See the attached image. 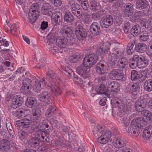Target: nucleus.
Listing matches in <instances>:
<instances>
[{"label":"nucleus","instance_id":"0e129e2a","mask_svg":"<svg viewBox=\"0 0 152 152\" xmlns=\"http://www.w3.org/2000/svg\"><path fill=\"white\" fill-rule=\"evenodd\" d=\"M140 24L141 26L143 29L148 28L149 26L148 23L146 19H143L142 20L140 21Z\"/></svg>","mask_w":152,"mask_h":152},{"label":"nucleus","instance_id":"09e8293b","mask_svg":"<svg viewBox=\"0 0 152 152\" xmlns=\"http://www.w3.org/2000/svg\"><path fill=\"white\" fill-rule=\"evenodd\" d=\"M140 77V74L138 72L135 70H132L131 72V79L132 81H135Z\"/></svg>","mask_w":152,"mask_h":152},{"label":"nucleus","instance_id":"4d7b16f0","mask_svg":"<svg viewBox=\"0 0 152 152\" xmlns=\"http://www.w3.org/2000/svg\"><path fill=\"white\" fill-rule=\"evenodd\" d=\"M80 58L79 55L78 54H73L70 56L69 58V60L71 62L76 63Z\"/></svg>","mask_w":152,"mask_h":152},{"label":"nucleus","instance_id":"37998d69","mask_svg":"<svg viewBox=\"0 0 152 152\" xmlns=\"http://www.w3.org/2000/svg\"><path fill=\"white\" fill-rule=\"evenodd\" d=\"M28 143L31 147L36 148L38 147L39 144V141L38 140L37 138H32L30 139Z\"/></svg>","mask_w":152,"mask_h":152},{"label":"nucleus","instance_id":"c03bdc74","mask_svg":"<svg viewBox=\"0 0 152 152\" xmlns=\"http://www.w3.org/2000/svg\"><path fill=\"white\" fill-rule=\"evenodd\" d=\"M139 39L141 42L146 41L149 38V34L148 32L145 31H142L140 33Z\"/></svg>","mask_w":152,"mask_h":152},{"label":"nucleus","instance_id":"c756f323","mask_svg":"<svg viewBox=\"0 0 152 152\" xmlns=\"http://www.w3.org/2000/svg\"><path fill=\"white\" fill-rule=\"evenodd\" d=\"M105 87L104 85L101 84L96 88V89H95V91L96 92L97 94H104L107 97L109 98L110 97V94H108L107 91H105Z\"/></svg>","mask_w":152,"mask_h":152},{"label":"nucleus","instance_id":"c9c22d12","mask_svg":"<svg viewBox=\"0 0 152 152\" xmlns=\"http://www.w3.org/2000/svg\"><path fill=\"white\" fill-rule=\"evenodd\" d=\"M37 100L33 97L28 98L26 101L25 104L26 106L29 108L35 107L37 104Z\"/></svg>","mask_w":152,"mask_h":152},{"label":"nucleus","instance_id":"39448f33","mask_svg":"<svg viewBox=\"0 0 152 152\" xmlns=\"http://www.w3.org/2000/svg\"><path fill=\"white\" fill-rule=\"evenodd\" d=\"M75 33L76 37L80 41H82L87 36V32L86 29L80 24L76 26L75 28Z\"/></svg>","mask_w":152,"mask_h":152},{"label":"nucleus","instance_id":"a211bd4d","mask_svg":"<svg viewBox=\"0 0 152 152\" xmlns=\"http://www.w3.org/2000/svg\"><path fill=\"white\" fill-rule=\"evenodd\" d=\"M91 128L94 135L97 139V138L100 136L104 130V127L98 125L96 126L92 125Z\"/></svg>","mask_w":152,"mask_h":152},{"label":"nucleus","instance_id":"6e6552de","mask_svg":"<svg viewBox=\"0 0 152 152\" xmlns=\"http://www.w3.org/2000/svg\"><path fill=\"white\" fill-rule=\"evenodd\" d=\"M120 84L116 81L109 82L107 86V91L110 94H117L120 90Z\"/></svg>","mask_w":152,"mask_h":152},{"label":"nucleus","instance_id":"f03ea898","mask_svg":"<svg viewBox=\"0 0 152 152\" xmlns=\"http://www.w3.org/2000/svg\"><path fill=\"white\" fill-rule=\"evenodd\" d=\"M62 92L61 86H56L54 84H51L48 89L43 91L39 94L37 95V98L40 101L43 102V104L50 102V97L52 95L58 96L61 94Z\"/></svg>","mask_w":152,"mask_h":152},{"label":"nucleus","instance_id":"20e7f679","mask_svg":"<svg viewBox=\"0 0 152 152\" xmlns=\"http://www.w3.org/2000/svg\"><path fill=\"white\" fill-rule=\"evenodd\" d=\"M98 59L97 55L95 54H87L85 56L83 61L86 66L91 68L97 62Z\"/></svg>","mask_w":152,"mask_h":152},{"label":"nucleus","instance_id":"7c9ffc66","mask_svg":"<svg viewBox=\"0 0 152 152\" xmlns=\"http://www.w3.org/2000/svg\"><path fill=\"white\" fill-rule=\"evenodd\" d=\"M141 114L144 117L143 118L144 120L147 122L145 125L147 124V123L151 122H152V113L149 111L147 110H144L141 112Z\"/></svg>","mask_w":152,"mask_h":152},{"label":"nucleus","instance_id":"dca6fc26","mask_svg":"<svg viewBox=\"0 0 152 152\" xmlns=\"http://www.w3.org/2000/svg\"><path fill=\"white\" fill-rule=\"evenodd\" d=\"M146 102L141 99H138L135 102L134 107L136 111L142 112L146 107Z\"/></svg>","mask_w":152,"mask_h":152},{"label":"nucleus","instance_id":"b1692460","mask_svg":"<svg viewBox=\"0 0 152 152\" xmlns=\"http://www.w3.org/2000/svg\"><path fill=\"white\" fill-rule=\"evenodd\" d=\"M52 10L50 4L48 3H45L43 4L41 12L43 15L50 16L52 13Z\"/></svg>","mask_w":152,"mask_h":152},{"label":"nucleus","instance_id":"e2e57ef3","mask_svg":"<svg viewBox=\"0 0 152 152\" xmlns=\"http://www.w3.org/2000/svg\"><path fill=\"white\" fill-rule=\"evenodd\" d=\"M102 15L101 11H98L94 14H93L92 16V18L94 20H98L100 18Z\"/></svg>","mask_w":152,"mask_h":152},{"label":"nucleus","instance_id":"4468645a","mask_svg":"<svg viewBox=\"0 0 152 152\" xmlns=\"http://www.w3.org/2000/svg\"><path fill=\"white\" fill-rule=\"evenodd\" d=\"M51 18L53 24L55 26H56L61 23L62 20V14L60 12H56L52 14Z\"/></svg>","mask_w":152,"mask_h":152},{"label":"nucleus","instance_id":"bb28decb","mask_svg":"<svg viewBox=\"0 0 152 152\" xmlns=\"http://www.w3.org/2000/svg\"><path fill=\"white\" fill-rule=\"evenodd\" d=\"M124 14L126 17L131 16L134 12L133 6L130 3L126 4L124 6Z\"/></svg>","mask_w":152,"mask_h":152},{"label":"nucleus","instance_id":"052dcab7","mask_svg":"<svg viewBox=\"0 0 152 152\" xmlns=\"http://www.w3.org/2000/svg\"><path fill=\"white\" fill-rule=\"evenodd\" d=\"M80 3L81 7L85 10H87L89 7L88 2L87 1L85 0L79 1Z\"/></svg>","mask_w":152,"mask_h":152},{"label":"nucleus","instance_id":"bf43d9fd","mask_svg":"<svg viewBox=\"0 0 152 152\" xmlns=\"http://www.w3.org/2000/svg\"><path fill=\"white\" fill-rule=\"evenodd\" d=\"M102 135H103V137H106L110 140L111 137V133L110 131L108 130H104H104L102 131Z\"/></svg>","mask_w":152,"mask_h":152},{"label":"nucleus","instance_id":"69168bd1","mask_svg":"<svg viewBox=\"0 0 152 152\" xmlns=\"http://www.w3.org/2000/svg\"><path fill=\"white\" fill-rule=\"evenodd\" d=\"M22 83L31 87L32 85V80L28 78H26L23 80Z\"/></svg>","mask_w":152,"mask_h":152},{"label":"nucleus","instance_id":"58836bf2","mask_svg":"<svg viewBox=\"0 0 152 152\" xmlns=\"http://www.w3.org/2000/svg\"><path fill=\"white\" fill-rule=\"evenodd\" d=\"M137 59L136 55H135L132 58H131L129 60V66L132 69H134L136 67H138Z\"/></svg>","mask_w":152,"mask_h":152},{"label":"nucleus","instance_id":"49530a36","mask_svg":"<svg viewBox=\"0 0 152 152\" xmlns=\"http://www.w3.org/2000/svg\"><path fill=\"white\" fill-rule=\"evenodd\" d=\"M6 125L7 129L10 135L13 137L15 135V134L11 124L8 121L6 120Z\"/></svg>","mask_w":152,"mask_h":152},{"label":"nucleus","instance_id":"412c9836","mask_svg":"<svg viewBox=\"0 0 152 152\" xmlns=\"http://www.w3.org/2000/svg\"><path fill=\"white\" fill-rule=\"evenodd\" d=\"M56 42L59 47L61 48H66L68 45V40L63 36H58L57 37Z\"/></svg>","mask_w":152,"mask_h":152},{"label":"nucleus","instance_id":"473e14b6","mask_svg":"<svg viewBox=\"0 0 152 152\" xmlns=\"http://www.w3.org/2000/svg\"><path fill=\"white\" fill-rule=\"evenodd\" d=\"M148 5V2L146 0H137L136 2L137 8L139 9H145Z\"/></svg>","mask_w":152,"mask_h":152},{"label":"nucleus","instance_id":"c85d7f7f","mask_svg":"<svg viewBox=\"0 0 152 152\" xmlns=\"http://www.w3.org/2000/svg\"><path fill=\"white\" fill-rule=\"evenodd\" d=\"M47 120L43 121V122L39 124L38 127V133L39 134L42 133L45 134L46 133V129L49 130V126L47 124H45L44 122H46Z\"/></svg>","mask_w":152,"mask_h":152},{"label":"nucleus","instance_id":"13d9d810","mask_svg":"<svg viewBox=\"0 0 152 152\" xmlns=\"http://www.w3.org/2000/svg\"><path fill=\"white\" fill-rule=\"evenodd\" d=\"M65 140L64 139L59 138L58 140L54 141L55 145L57 146H62L65 144Z\"/></svg>","mask_w":152,"mask_h":152},{"label":"nucleus","instance_id":"7ed1b4c3","mask_svg":"<svg viewBox=\"0 0 152 152\" xmlns=\"http://www.w3.org/2000/svg\"><path fill=\"white\" fill-rule=\"evenodd\" d=\"M147 122L142 118H139L134 122L131 123L127 132L129 134L137 137L140 133V129L142 128L145 126Z\"/></svg>","mask_w":152,"mask_h":152},{"label":"nucleus","instance_id":"e433bc0d","mask_svg":"<svg viewBox=\"0 0 152 152\" xmlns=\"http://www.w3.org/2000/svg\"><path fill=\"white\" fill-rule=\"evenodd\" d=\"M48 78L53 80L55 83L58 82L59 79L57 77V75L56 73L52 70L48 71L47 74Z\"/></svg>","mask_w":152,"mask_h":152},{"label":"nucleus","instance_id":"79ce46f5","mask_svg":"<svg viewBox=\"0 0 152 152\" xmlns=\"http://www.w3.org/2000/svg\"><path fill=\"white\" fill-rule=\"evenodd\" d=\"M145 90L146 91L150 92L152 91V80L150 79L146 80L144 84Z\"/></svg>","mask_w":152,"mask_h":152},{"label":"nucleus","instance_id":"5fc2aeb1","mask_svg":"<svg viewBox=\"0 0 152 152\" xmlns=\"http://www.w3.org/2000/svg\"><path fill=\"white\" fill-rule=\"evenodd\" d=\"M30 89L31 87L22 83V86L20 88L21 92L24 93H27L30 91Z\"/></svg>","mask_w":152,"mask_h":152},{"label":"nucleus","instance_id":"de8ad7c7","mask_svg":"<svg viewBox=\"0 0 152 152\" xmlns=\"http://www.w3.org/2000/svg\"><path fill=\"white\" fill-rule=\"evenodd\" d=\"M90 9L92 11L98 10V2L94 0H91L90 3Z\"/></svg>","mask_w":152,"mask_h":152},{"label":"nucleus","instance_id":"393cba45","mask_svg":"<svg viewBox=\"0 0 152 152\" xmlns=\"http://www.w3.org/2000/svg\"><path fill=\"white\" fill-rule=\"evenodd\" d=\"M126 142L124 138H115L113 140V144L115 148H121L126 145Z\"/></svg>","mask_w":152,"mask_h":152},{"label":"nucleus","instance_id":"1a4fd4ad","mask_svg":"<svg viewBox=\"0 0 152 152\" xmlns=\"http://www.w3.org/2000/svg\"><path fill=\"white\" fill-rule=\"evenodd\" d=\"M113 23V18L112 16L109 15L104 16L101 20V25L103 28H108Z\"/></svg>","mask_w":152,"mask_h":152},{"label":"nucleus","instance_id":"8fccbe9b","mask_svg":"<svg viewBox=\"0 0 152 152\" xmlns=\"http://www.w3.org/2000/svg\"><path fill=\"white\" fill-rule=\"evenodd\" d=\"M27 132L22 131L18 133L19 136L21 140H24L26 139L28 141V139H29L30 136L28 134Z\"/></svg>","mask_w":152,"mask_h":152},{"label":"nucleus","instance_id":"774afa93","mask_svg":"<svg viewBox=\"0 0 152 152\" xmlns=\"http://www.w3.org/2000/svg\"><path fill=\"white\" fill-rule=\"evenodd\" d=\"M50 1L56 7L60 6L62 4V0H50Z\"/></svg>","mask_w":152,"mask_h":152},{"label":"nucleus","instance_id":"5701e85b","mask_svg":"<svg viewBox=\"0 0 152 152\" xmlns=\"http://www.w3.org/2000/svg\"><path fill=\"white\" fill-rule=\"evenodd\" d=\"M0 144L3 152H7L10 148V142L6 139H3L0 140Z\"/></svg>","mask_w":152,"mask_h":152},{"label":"nucleus","instance_id":"864d4df0","mask_svg":"<svg viewBox=\"0 0 152 152\" xmlns=\"http://www.w3.org/2000/svg\"><path fill=\"white\" fill-rule=\"evenodd\" d=\"M110 140L109 139L106 138V137H103L102 135L97 138V141L100 143L105 144L107 143Z\"/></svg>","mask_w":152,"mask_h":152},{"label":"nucleus","instance_id":"6ab92c4d","mask_svg":"<svg viewBox=\"0 0 152 152\" xmlns=\"http://www.w3.org/2000/svg\"><path fill=\"white\" fill-rule=\"evenodd\" d=\"M77 4H72L71 7L72 13L76 16L78 19H80L82 17V10L80 9Z\"/></svg>","mask_w":152,"mask_h":152},{"label":"nucleus","instance_id":"423d86ee","mask_svg":"<svg viewBox=\"0 0 152 152\" xmlns=\"http://www.w3.org/2000/svg\"><path fill=\"white\" fill-rule=\"evenodd\" d=\"M60 32L64 35L70 38L71 43L73 44L75 42V36L71 27L67 26H64L61 29Z\"/></svg>","mask_w":152,"mask_h":152},{"label":"nucleus","instance_id":"338daca9","mask_svg":"<svg viewBox=\"0 0 152 152\" xmlns=\"http://www.w3.org/2000/svg\"><path fill=\"white\" fill-rule=\"evenodd\" d=\"M115 21L116 25H120L123 22V19L121 16L119 15L116 17Z\"/></svg>","mask_w":152,"mask_h":152},{"label":"nucleus","instance_id":"9d476101","mask_svg":"<svg viewBox=\"0 0 152 152\" xmlns=\"http://www.w3.org/2000/svg\"><path fill=\"white\" fill-rule=\"evenodd\" d=\"M59 32V30L58 28H55L54 27L51 30L50 33L48 34L47 36L46 39L45 40L46 42H51L52 43H55V38L58 37V33Z\"/></svg>","mask_w":152,"mask_h":152},{"label":"nucleus","instance_id":"aec40b11","mask_svg":"<svg viewBox=\"0 0 152 152\" xmlns=\"http://www.w3.org/2000/svg\"><path fill=\"white\" fill-rule=\"evenodd\" d=\"M90 30L92 35L94 36L99 35L101 33L100 28L96 22H94L91 25Z\"/></svg>","mask_w":152,"mask_h":152},{"label":"nucleus","instance_id":"6e6d98bb","mask_svg":"<svg viewBox=\"0 0 152 152\" xmlns=\"http://www.w3.org/2000/svg\"><path fill=\"white\" fill-rule=\"evenodd\" d=\"M48 45H50V50L53 53L56 52L58 51V48L56 47V45L55 44V43H52L51 42H46Z\"/></svg>","mask_w":152,"mask_h":152},{"label":"nucleus","instance_id":"72a5a7b5","mask_svg":"<svg viewBox=\"0 0 152 152\" xmlns=\"http://www.w3.org/2000/svg\"><path fill=\"white\" fill-rule=\"evenodd\" d=\"M139 88V86L137 83H130L127 86L126 89L130 92H135L138 90Z\"/></svg>","mask_w":152,"mask_h":152},{"label":"nucleus","instance_id":"0eeeda50","mask_svg":"<svg viewBox=\"0 0 152 152\" xmlns=\"http://www.w3.org/2000/svg\"><path fill=\"white\" fill-rule=\"evenodd\" d=\"M45 103V104H43L42 105L43 110L47 108L45 112V116L48 118L53 117L56 111L55 107L52 105L51 102H48V103Z\"/></svg>","mask_w":152,"mask_h":152},{"label":"nucleus","instance_id":"f704fd0d","mask_svg":"<svg viewBox=\"0 0 152 152\" xmlns=\"http://www.w3.org/2000/svg\"><path fill=\"white\" fill-rule=\"evenodd\" d=\"M57 128L61 131V135L62 136H65L68 133V131L70 129L69 126H66L61 124H60L57 126Z\"/></svg>","mask_w":152,"mask_h":152},{"label":"nucleus","instance_id":"a19ab883","mask_svg":"<svg viewBox=\"0 0 152 152\" xmlns=\"http://www.w3.org/2000/svg\"><path fill=\"white\" fill-rule=\"evenodd\" d=\"M141 28L140 26L136 25L134 26L131 29V34L134 36H137L141 33Z\"/></svg>","mask_w":152,"mask_h":152},{"label":"nucleus","instance_id":"ea45409f","mask_svg":"<svg viewBox=\"0 0 152 152\" xmlns=\"http://www.w3.org/2000/svg\"><path fill=\"white\" fill-rule=\"evenodd\" d=\"M64 19V21L68 23L72 22L74 20L73 16L69 12H66L65 13Z\"/></svg>","mask_w":152,"mask_h":152},{"label":"nucleus","instance_id":"cd10ccee","mask_svg":"<svg viewBox=\"0 0 152 152\" xmlns=\"http://www.w3.org/2000/svg\"><path fill=\"white\" fill-rule=\"evenodd\" d=\"M89 66H86L83 63V64L78 66L76 69V72L77 73L81 76H86V75L87 69H89Z\"/></svg>","mask_w":152,"mask_h":152},{"label":"nucleus","instance_id":"f257e3e1","mask_svg":"<svg viewBox=\"0 0 152 152\" xmlns=\"http://www.w3.org/2000/svg\"><path fill=\"white\" fill-rule=\"evenodd\" d=\"M110 46L111 51L107 57L108 64L105 62L101 61L96 64V70L99 74L107 73L108 71V68L112 69L118 67V61L117 59L119 56L123 55L124 54V50L120 47L118 43H113Z\"/></svg>","mask_w":152,"mask_h":152},{"label":"nucleus","instance_id":"603ef678","mask_svg":"<svg viewBox=\"0 0 152 152\" xmlns=\"http://www.w3.org/2000/svg\"><path fill=\"white\" fill-rule=\"evenodd\" d=\"M40 5L39 3L35 2L31 4L30 6V9L29 10H32L34 11L39 12L40 8Z\"/></svg>","mask_w":152,"mask_h":152},{"label":"nucleus","instance_id":"f8f14e48","mask_svg":"<svg viewBox=\"0 0 152 152\" xmlns=\"http://www.w3.org/2000/svg\"><path fill=\"white\" fill-rule=\"evenodd\" d=\"M41 114V110L39 108H37L33 111V116L31 118V120L34 124L41 121L42 118Z\"/></svg>","mask_w":152,"mask_h":152},{"label":"nucleus","instance_id":"680f3d73","mask_svg":"<svg viewBox=\"0 0 152 152\" xmlns=\"http://www.w3.org/2000/svg\"><path fill=\"white\" fill-rule=\"evenodd\" d=\"M121 123H123L124 125V126H127L129 125L130 121L129 119V117H125L121 118Z\"/></svg>","mask_w":152,"mask_h":152},{"label":"nucleus","instance_id":"ddd939ff","mask_svg":"<svg viewBox=\"0 0 152 152\" xmlns=\"http://www.w3.org/2000/svg\"><path fill=\"white\" fill-rule=\"evenodd\" d=\"M112 44L109 45L107 43H104L103 42L98 43L96 47L97 52L100 55L106 53L109 50L110 48H111L110 45Z\"/></svg>","mask_w":152,"mask_h":152},{"label":"nucleus","instance_id":"4c0bfd02","mask_svg":"<svg viewBox=\"0 0 152 152\" xmlns=\"http://www.w3.org/2000/svg\"><path fill=\"white\" fill-rule=\"evenodd\" d=\"M147 46L144 43H139L135 45V49L138 52L142 53L145 52L147 49Z\"/></svg>","mask_w":152,"mask_h":152},{"label":"nucleus","instance_id":"a878e982","mask_svg":"<svg viewBox=\"0 0 152 152\" xmlns=\"http://www.w3.org/2000/svg\"><path fill=\"white\" fill-rule=\"evenodd\" d=\"M39 15V12L29 10L28 14L29 21L31 23H34Z\"/></svg>","mask_w":152,"mask_h":152},{"label":"nucleus","instance_id":"4be33fe9","mask_svg":"<svg viewBox=\"0 0 152 152\" xmlns=\"http://www.w3.org/2000/svg\"><path fill=\"white\" fill-rule=\"evenodd\" d=\"M128 66V61L126 57H123L118 61V68L121 71L126 69Z\"/></svg>","mask_w":152,"mask_h":152},{"label":"nucleus","instance_id":"f3484780","mask_svg":"<svg viewBox=\"0 0 152 152\" xmlns=\"http://www.w3.org/2000/svg\"><path fill=\"white\" fill-rule=\"evenodd\" d=\"M120 72V70L113 69L112 70L109 74L110 79L120 80L123 78V75Z\"/></svg>","mask_w":152,"mask_h":152},{"label":"nucleus","instance_id":"2f4dec72","mask_svg":"<svg viewBox=\"0 0 152 152\" xmlns=\"http://www.w3.org/2000/svg\"><path fill=\"white\" fill-rule=\"evenodd\" d=\"M31 120L29 119H23L17 121V123L22 127L28 128L31 126Z\"/></svg>","mask_w":152,"mask_h":152},{"label":"nucleus","instance_id":"3c124183","mask_svg":"<svg viewBox=\"0 0 152 152\" xmlns=\"http://www.w3.org/2000/svg\"><path fill=\"white\" fill-rule=\"evenodd\" d=\"M64 75L69 77L74 76V73L72 70L68 68H66L63 72Z\"/></svg>","mask_w":152,"mask_h":152},{"label":"nucleus","instance_id":"9b49d317","mask_svg":"<svg viewBox=\"0 0 152 152\" xmlns=\"http://www.w3.org/2000/svg\"><path fill=\"white\" fill-rule=\"evenodd\" d=\"M23 103V98L19 95L14 96L11 99L10 106L11 108L16 109L21 106Z\"/></svg>","mask_w":152,"mask_h":152},{"label":"nucleus","instance_id":"a18cd8bd","mask_svg":"<svg viewBox=\"0 0 152 152\" xmlns=\"http://www.w3.org/2000/svg\"><path fill=\"white\" fill-rule=\"evenodd\" d=\"M42 81L39 82H36L35 84L33 86V89L36 92H39L40 90L43 88Z\"/></svg>","mask_w":152,"mask_h":152},{"label":"nucleus","instance_id":"2eb2a0df","mask_svg":"<svg viewBox=\"0 0 152 152\" xmlns=\"http://www.w3.org/2000/svg\"><path fill=\"white\" fill-rule=\"evenodd\" d=\"M137 59L138 67L140 68L146 67L148 64V61L146 57L142 55H136Z\"/></svg>","mask_w":152,"mask_h":152}]
</instances>
